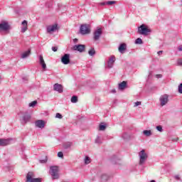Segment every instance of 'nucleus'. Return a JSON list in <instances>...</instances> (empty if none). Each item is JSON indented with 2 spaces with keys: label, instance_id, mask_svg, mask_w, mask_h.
<instances>
[{
  "label": "nucleus",
  "instance_id": "43",
  "mask_svg": "<svg viewBox=\"0 0 182 182\" xmlns=\"http://www.w3.org/2000/svg\"><path fill=\"white\" fill-rule=\"evenodd\" d=\"M174 178H175L176 180L181 181V179L180 178V176H179V175H176V176H174Z\"/></svg>",
  "mask_w": 182,
  "mask_h": 182
},
{
  "label": "nucleus",
  "instance_id": "48",
  "mask_svg": "<svg viewBox=\"0 0 182 182\" xmlns=\"http://www.w3.org/2000/svg\"><path fill=\"white\" fill-rule=\"evenodd\" d=\"M112 93H116V90H112Z\"/></svg>",
  "mask_w": 182,
  "mask_h": 182
},
{
  "label": "nucleus",
  "instance_id": "40",
  "mask_svg": "<svg viewBox=\"0 0 182 182\" xmlns=\"http://www.w3.org/2000/svg\"><path fill=\"white\" fill-rule=\"evenodd\" d=\"M156 77L157 79H161V77H163V75L161 74H157L156 75Z\"/></svg>",
  "mask_w": 182,
  "mask_h": 182
},
{
  "label": "nucleus",
  "instance_id": "21",
  "mask_svg": "<svg viewBox=\"0 0 182 182\" xmlns=\"http://www.w3.org/2000/svg\"><path fill=\"white\" fill-rule=\"evenodd\" d=\"M31 55V49L28 50L27 51H25L21 54V58L22 59H26Z\"/></svg>",
  "mask_w": 182,
  "mask_h": 182
},
{
  "label": "nucleus",
  "instance_id": "9",
  "mask_svg": "<svg viewBox=\"0 0 182 182\" xmlns=\"http://www.w3.org/2000/svg\"><path fill=\"white\" fill-rule=\"evenodd\" d=\"M47 33H53L55 31H58V24H53L48 26L46 28Z\"/></svg>",
  "mask_w": 182,
  "mask_h": 182
},
{
  "label": "nucleus",
  "instance_id": "41",
  "mask_svg": "<svg viewBox=\"0 0 182 182\" xmlns=\"http://www.w3.org/2000/svg\"><path fill=\"white\" fill-rule=\"evenodd\" d=\"M52 50L53 52H58V47L55 46V47H52Z\"/></svg>",
  "mask_w": 182,
  "mask_h": 182
},
{
  "label": "nucleus",
  "instance_id": "45",
  "mask_svg": "<svg viewBox=\"0 0 182 182\" xmlns=\"http://www.w3.org/2000/svg\"><path fill=\"white\" fill-rule=\"evenodd\" d=\"M115 160H117V159H112L111 160L112 164H117V162H116Z\"/></svg>",
  "mask_w": 182,
  "mask_h": 182
},
{
  "label": "nucleus",
  "instance_id": "31",
  "mask_svg": "<svg viewBox=\"0 0 182 182\" xmlns=\"http://www.w3.org/2000/svg\"><path fill=\"white\" fill-rule=\"evenodd\" d=\"M71 102L72 103H77V97L76 96H73L71 97Z\"/></svg>",
  "mask_w": 182,
  "mask_h": 182
},
{
  "label": "nucleus",
  "instance_id": "6",
  "mask_svg": "<svg viewBox=\"0 0 182 182\" xmlns=\"http://www.w3.org/2000/svg\"><path fill=\"white\" fill-rule=\"evenodd\" d=\"M160 105L161 107L166 106L168 103V95L164 94L159 98Z\"/></svg>",
  "mask_w": 182,
  "mask_h": 182
},
{
  "label": "nucleus",
  "instance_id": "42",
  "mask_svg": "<svg viewBox=\"0 0 182 182\" xmlns=\"http://www.w3.org/2000/svg\"><path fill=\"white\" fill-rule=\"evenodd\" d=\"M48 161V159L46 158V159L40 160V163L45 164Z\"/></svg>",
  "mask_w": 182,
  "mask_h": 182
},
{
  "label": "nucleus",
  "instance_id": "49",
  "mask_svg": "<svg viewBox=\"0 0 182 182\" xmlns=\"http://www.w3.org/2000/svg\"><path fill=\"white\" fill-rule=\"evenodd\" d=\"M178 138H176V139H173V141H178Z\"/></svg>",
  "mask_w": 182,
  "mask_h": 182
},
{
  "label": "nucleus",
  "instance_id": "22",
  "mask_svg": "<svg viewBox=\"0 0 182 182\" xmlns=\"http://www.w3.org/2000/svg\"><path fill=\"white\" fill-rule=\"evenodd\" d=\"M114 4H116L115 1H108L107 2L100 3V5H101L102 6H104V5H113Z\"/></svg>",
  "mask_w": 182,
  "mask_h": 182
},
{
  "label": "nucleus",
  "instance_id": "24",
  "mask_svg": "<svg viewBox=\"0 0 182 182\" xmlns=\"http://www.w3.org/2000/svg\"><path fill=\"white\" fill-rule=\"evenodd\" d=\"M109 178H110V177L109 176V175L106 174V173H103L101 176V180L102 181H107V180H109Z\"/></svg>",
  "mask_w": 182,
  "mask_h": 182
},
{
  "label": "nucleus",
  "instance_id": "35",
  "mask_svg": "<svg viewBox=\"0 0 182 182\" xmlns=\"http://www.w3.org/2000/svg\"><path fill=\"white\" fill-rule=\"evenodd\" d=\"M156 130H158V132H163V127H161V125L157 126L156 127Z\"/></svg>",
  "mask_w": 182,
  "mask_h": 182
},
{
  "label": "nucleus",
  "instance_id": "28",
  "mask_svg": "<svg viewBox=\"0 0 182 182\" xmlns=\"http://www.w3.org/2000/svg\"><path fill=\"white\" fill-rule=\"evenodd\" d=\"M36 105H38V101L34 100L28 104V107H35V106H36Z\"/></svg>",
  "mask_w": 182,
  "mask_h": 182
},
{
  "label": "nucleus",
  "instance_id": "13",
  "mask_svg": "<svg viewBox=\"0 0 182 182\" xmlns=\"http://www.w3.org/2000/svg\"><path fill=\"white\" fill-rule=\"evenodd\" d=\"M53 89L55 92H58V93H63V86L60 84H55L53 85Z\"/></svg>",
  "mask_w": 182,
  "mask_h": 182
},
{
  "label": "nucleus",
  "instance_id": "5",
  "mask_svg": "<svg viewBox=\"0 0 182 182\" xmlns=\"http://www.w3.org/2000/svg\"><path fill=\"white\" fill-rule=\"evenodd\" d=\"M80 33L82 35H87V33H90V28L87 24L81 25L80 28Z\"/></svg>",
  "mask_w": 182,
  "mask_h": 182
},
{
  "label": "nucleus",
  "instance_id": "47",
  "mask_svg": "<svg viewBox=\"0 0 182 182\" xmlns=\"http://www.w3.org/2000/svg\"><path fill=\"white\" fill-rule=\"evenodd\" d=\"M73 42H74V43H77V38H75V39L73 40Z\"/></svg>",
  "mask_w": 182,
  "mask_h": 182
},
{
  "label": "nucleus",
  "instance_id": "39",
  "mask_svg": "<svg viewBox=\"0 0 182 182\" xmlns=\"http://www.w3.org/2000/svg\"><path fill=\"white\" fill-rule=\"evenodd\" d=\"M178 92L179 93H182V84H180L178 86Z\"/></svg>",
  "mask_w": 182,
  "mask_h": 182
},
{
  "label": "nucleus",
  "instance_id": "7",
  "mask_svg": "<svg viewBox=\"0 0 182 182\" xmlns=\"http://www.w3.org/2000/svg\"><path fill=\"white\" fill-rule=\"evenodd\" d=\"M102 33H103V31H102V28H97V30H95L93 33V40L99 41Z\"/></svg>",
  "mask_w": 182,
  "mask_h": 182
},
{
  "label": "nucleus",
  "instance_id": "46",
  "mask_svg": "<svg viewBox=\"0 0 182 182\" xmlns=\"http://www.w3.org/2000/svg\"><path fill=\"white\" fill-rule=\"evenodd\" d=\"M161 53H163V50H159L158 51L157 54L160 56V55H161Z\"/></svg>",
  "mask_w": 182,
  "mask_h": 182
},
{
  "label": "nucleus",
  "instance_id": "33",
  "mask_svg": "<svg viewBox=\"0 0 182 182\" xmlns=\"http://www.w3.org/2000/svg\"><path fill=\"white\" fill-rule=\"evenodd\" d=\"M178 66H182V58H179L177 60Z\"/></svg>",
  "mask_w": 182,
  "mask_h": 182
},
{
  "label": "nucleus",
  "instance_id": "14",
  "mask_svg": "<svg viewBox=\"0 0 182 182\" xmlns=\"http://www.w3.org/2000/svg\"><path fill=\"white\" fill-rule=\"evenodd\" d=\"M31 120V114H29L28 112H26L23 116L22 117V122L24 123V124H26L28 122Z\"/></svg>",
  "mask_w": 182,
  "mask_h": 182
},
{
  "label": "nucleus",
  "instance_id": "8",
  "mask_svg": "<svg viewBox=\"0 0 182 182\" xmlns=\"http://www.w3.org/2000/svg\"><path fill=\"white\" fill-rule=\"evenodd\" d=\"M61 62L63 63V65H69V63H70V55L64 54V55L61 58Z\"/></svg>",
  "mask_w": 182,
  "mask_h": 182
},
{
  "label": "nucleus",
  "instance_id": "50",
  "mask_svg": "<svg viewBox=\"0 0 182 182\" xmlns=\"http://www.w3.org/2000/svg\"><path fill=\"white\" fill-rule=\"evenodd\" d=\"M150 182H156L155 180H151Z\"/></svg>",
  "mask_w": 182,
  "mask_h": 182
},
{
  "label": "nucleus",
  "instance_id": "2",
  "mask_svg": "<svg viewBox=\"0 0 182 182\" xmlns=\"http://www.w3.org/2000/svg\"><path fill=\"white\" fill-rule=\"evenodd\" d=\"M139 166H143L146 161H147V159L149 158V155L146 153L144 149H142L140 152H139Z\"/></svg>",
  "mask_w": 182,
  "mask_h": 182
},
{
  "label": "nucleus",
  "instance_id": "36",
  "mask_svg": "<svg viewBox=\"0 0 182 182\" xmlns=\"http://www.w3.org/2000/svg\"><path fill=\"white\" fill-rule=\"evenodd\" d=\"M58 157L63 159V152H62V151L58 152Z\"/></svg>",
  "mask_w": 182,
  "mask_h": 182
},
{
  "label": "nucleus",
  "instance_id": "3",
  "mask_svg": "<svg viewBox=\"0 0 182 182\" xmlns=\"http://www.w3.org/2000/svg\"><path fill=\"white\" fill-rule=\"evenodd\" d=\"M26 182H42V180L39 178H35L33 172H28L26 175Z\"/></svg>",
  "mask_w": 182,
  "mask_h": 182
},
{
  "label": "nucleus",
  "instance_id": "44",
  "mask_svg": "<svg viewBox=\"0 0 182 182\" xmlns=\"http://www.w3.org/2000/svg\"><path fill=\"white\" fill-rule=\"evenodd\" d=\"M178 52H182V45L178 46Z\"/></svg>",
  "mask_w": 182,
  "mask_h": 182
},
{
  "label": "nucleus",
  "instance_id": "32",
  "mask_svg": "<svg viewBox=\"0 0 182 182\" xmlns=\"http://www.w3.org/2000/svg\"><path fill=\"white\" fill-rule=\"evenodd\" d=\"M99 130H100L101 132L106 130V125L100 124Z\"/></svg>",
  "mask_w": 182,
  "mask_h": 182
},
{
  "label": "nucleus",
  "instance_id": "37",
  "mask_svg": "<svg viewBox=\"0 0 182 182\" xmlns=\"http://www.w3.org/2000/svg\"><path fill=\"white\" fill-rule=\"evenodd\" d=\"M122 139H127L129 137V135L127 134V133H124L122 136Z\"/></svg>",
  "mask_w": 182,
  "mask_h": 182
},
{
  "label": "nucleus",
  "instance_id": "12",
  "mask_svg": "<svg viewBox=\"0 0 182 182\" xmlns=\"http://www.w3.org/2000/svg\"><path fill=\"white\" fill-rule=\"evenodd\" d=\"M14 141V139H0V146H8L10 143Z\"/></svg>",
  "mask_w": 182,
  "mask_h": 182
},
{
  "label": "nucleus",
  "instance_id": "20",
  "mask_svg": "<svg viewBox=\"0 0 182 182\" xmlns=\"http://www.w3.org/2000/svg\"><path fill=\"white\" fill-rule=\"evenodd\" d=\"M127 86V82H126V81H123L122 82L119 84V90H124Z\"/></svg>",
  "mask_w": 182,
  "mask_h": 182
},
{
  "label": "nucleus",
  "instance_id": "10",
  "mask_svg": "<svg viewBox=\"0 0 182 182\" xmlns=\"http://www.w3.org/2000/svg\"><path fill=\"white\" fill-rule=\"evenodd\" d=\"M86 46L85 45L82 44H78V45H75L73 47V50H77V52H80V53H82V52L85 51Z\"/></svg>",
  "mask_w": 182,
  "mask_h": 182
},
{
  "label": "nucleus",
  "instance_id": "25",
  "mask_svg": "<svg viewBox=\"0 0 182 182\" xmlns=\"http://www.w3.org/2000/svg\"><path fill=\"white\" fill-rule=\"evenodd\" d=\"M88 55H90V56H95V55H96L95 48H90L88 51Z\"/></svg>",
  "mask_w": 182,
  "mask_h": 182
},
{
  "label": "nucleus",
  "instance_id": "27",
  "mask_svg": "<svg viewBox=\"0 0 182 182\" xmlns=\"http://www.w3.org/2000/svg\"><path fill=\"white\" fill-rule=\"evenodd\" d=\"M143 133L144 136H146V137H150V136H151V131L150 130H144Z\"/></svg>",
  "mask_w": 182,
  "mask_h": 182
},
{
  "label": "nucleus",
  "instance_id": "16",
  "mask_svg": "<svg viewBox=\"0 0 182 182\" xmlns=\"http://www.w3.org/2000/svg\"><path fill=\"white\" fill-rule=\"evenodd\" d=\"M115 61H116V58L114 56H111L107 63L108 68H113V65Z\"/></svg>",
  "mask_w": 182,
  "mask_h": 182
},
{
  "label": "nucleus",
  "instance_id": "38",
  "mask_svg": "<svg viewBox=\"0 0 182 182\" xmlns=\"http://www.w3.org/2000/svg\"><path fill=\"white\" fill-rule=\"evenodd\" d=\"M140 105H141V102L137 101L134 103V107H137V106H140Z\"/></svg>",
  "mask_w": 182,
  "mask_h": 182
},
{
  "label": "nucleus",
  "instance_id": "1",
  "mask_svg": "<svg viewBox=\"0 0 182 182\" xmlns=\"http://www.w3.org/2000/svg\"><path fill=\"white\" fill-rule=\"evenodd\" d=\"M49 173L53 180L59 178V167L58 166H50Z\"/></svg>",
  "mask_w": 182,
  "mask_h": 182
},
{
  "label": "nucleus",
  "instance_id": "11",
  "mask_svg": "<svg viewBox=\"0 0 182 182\" xmlns=\"http://www.w3.org/2000/svg\"><path fill=\"white\" fill-rule=\"evenodd\" d=\"M9 23L6 21H3L1 23H0V31H9Z\"/></svg>",
  "mask_w": 182,
  "mask_h": 182
},
{
  "label": "nucleus",
  "instance_id": "18",
  "mask_svg": "<svg viewBox=\"0 0 182 182\" xmlns=\"http://www.w3.org/2000/svg\"><path fill=\"white\" fill-rule=\"evenodd\" d=\"M23 27L21 28V32L22 33H25L26 31H28V21L26 20H24L22 22Z\"/></svg>",
  "mask_w": 182,
  "mask_h": 182
},
{
  "label": "nucleus",
  "instance_id": "26",
  "mask_svg": "<svg viewBox=\"0 0 182 182\" xmlns=\"http://www.w3.org/2000/svg\"><path fill=\"white\" fill-rule=\"evenodd\" d=\"M92 162V159H90V157L89 156H85L84 159V163L85 164H90Z\"/></svg>",
  "mask_w": 182,
  "mask_h": 182
},
{
  "label": "nucleus",
  "instance_id": "4",
  "mask_svg": "<svg viewBox=\"0 0 182 182\" xmlns=\"http://www.w3.org/2000/svg\"><path fill=\"white\" fill-rule=\"evenodd\" d=\"M151 30L147 28L146 25L142 24L138 28V33L139 35H147V33H150Z\"/></svg>",
  "mask_w": 182,
  "mask_h": 182
},
{
  "label": "nucleus",
  "instance_id": "19",
  "mask_svg": "<svg viewBox=\"0 0 182 182\" xmlns=\"http://www.w3.org/2000/svg\"><path fill=\"white\" fill-rule=\"evenodd\" d=\"M39 62L43 69H46V63H45V60H43V56L39 55Z\"/></svg>",
  "mask_w": 182,
  "mask_h": 182
},
{
  "label": "nucleus",
  "instance_id": "29",
  "mask_svg": "<svg viewBox=\"0 0 182 182\" xmlns=\"http://www.w3.org/2000/svg\"><path fill=\"white\" fill-rule=\"evenodd\" d=\"M95 141L97 144H102V137L97 136Z\"/></svg>",
  "mask_w": 182,
  "mask_h": 182
},
{
  "label": "nucleus",
  "instance_id": "34",
  "mask_svg": "<svg viewBox=\"0 0 182 182\" xmlns=\"http://www.w3.org/2000/svg\"><path fill=\"white\" fill-rule=\"evenodd\" d=\"M56 119H63V116H62V114H60V113H57L55 115Z\"/></svg>",
  "mask_w": 182,
  "mask_h": 182
},
{
  "label": "nucleus",
  "instance_id": "17",
  "mask_svg": "<svg viewBox=\"0 0 182 182\" xmlns=\"http://www.w3.org/2000/svg\"><path fill=\"white\" fill-rule=\"evenodd\" d=\"M127 48V46L126 45V43L120 44L119 47L118 48V50H119V53H124Z\"/></svg>",
  "mask_w": 182,
  "mask_h": 182
},
{
  "label": "nucleus",
  "instance_id": "15",
  "mask_svg": "<svg viewBox=\"0 0 182 182\" xmlns=\"http://www.w3.org/2000/svg\"><path fill=\"white\" fill-rule=\"evenodd\" d=\"M36 127L38 129H43L45 127V121L43 120H37L35 123Z\"/></svg>",
  "mask_w": 182,
  "mask_h": 182
},
{
  "label": "nucleus",
  "instance_id": "23",
  "mask_svg": "<svg viewBox=\"0 0 182 182\" xmlns=\"http://www.w3.org/2000/svg\"><path fill=\"white\" fill-rule=\"evenodd\" d=\"M72 146H73V142H65L63 144V147L64 149H65L66 150H68V149H70V147H72Z\"/></svg>",
  "mask_w": 182,
  "mask_h": 182
},
{
  "label": "nucleus",
  "instance_id": "30",
  "mask_svg": "<svg viewBox=\"0 0 182 182\" xmlns=\"http://www.w3.org/2000/svg\"><path fill=\"white\" fill-rule=\"evenodd\" d=\"M135 43H136V45H141V44H143V40H141V38H138L136 39Z\"/></svg>",
  "mask_w": 182,
  "mask_h": 182
}]
</instances>
